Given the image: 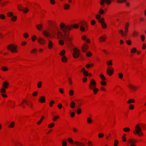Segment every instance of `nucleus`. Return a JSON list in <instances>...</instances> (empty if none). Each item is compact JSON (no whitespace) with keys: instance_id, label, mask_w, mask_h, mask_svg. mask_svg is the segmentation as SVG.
<instances>
[{"instance_id":"obj_13","label":"nucleus","mask_w":146,"mask_h":146,"mask_svg":"<svg viewBox=\"0 0 146 146\" xmlns=\"http://www.w3.org/2000/svg\"><path fill=\"white\" fill-rule=\"evenodd\" d=\"M82 25L84 26L85 27L86 30L88 29V26L87 22L86 21H83L81 22Z\"/></svg>"},{"instance_id":"obj_43","label":"nucleus","mask_w":146,"mask_h":146,"mask_svg":"<svg viewBox=\"0 0 146 146\" xmlns=\"http://www.w3.org/2000/svg\"><path fill=\"white\" fill-rule=\"evenodd\" d=\"M68 81L70 85H72V78L70 77H69L68 78Z\"/></svg>"},{"instance_id":"obj_5","label":"nucleus","mask_w":146,"mask_h":146,"mask_svg":"<svg viewBox=\"0 0 146 146\" xmlns=\"http://www.w3.org/2000/svg\"><path fill=\"white\" fill-rule=\"evenodd\" d=\"M17 45H14L13 44H11L8 45L7 49L8 50L11 51L12 53L17 52Z\"/></svg>"},{"instance_id":"obj_14","label":"nucleus","mask_w":146,"mask_h":146,"mask_svg":"<svg viewBox=\"0 0 146 146\" xmlns=\"http://www.w3.org/2000/svg\"><path fill=\"white\" fill-rule=\"evenodd\" d=\"M38 101L41 103L45 102H46L45 97L44 96L40 97L39 99L38 100Z\"/></svg>"},{"instance_id":"obj_30","label":"nucleus","mask_w":146,"mask_h":146,"mask_svg":"<svg viewBox=\"0 0 146 146\" xmlns=\"http://www.w3.org/2000/svg\"><path fill=\"white\" fill-rule=\"evenodd\" d=\"M17 20V17L16 16H13L11 18V20L13 22H15Z\"/></svg>"},{"instance_id":"obj_50","label":"nucleus","mask_w":146,"mask_h":146,"mask_svg":"<svg viewBox=\"0 0 146 146\" xmlns=\"http://www.w3.org/2000/svg\"><path fill=\"white\" fill-rule=\"evenodd\" d=\"M140 126L142 129L144 130H146V127H145V125L144 124H140Z\"/></svg>"},{"instance_id":"obj_39","label":"nucleus","mask_w":146,"mask_h":146,"mask_svg":"<svg viewBox=\"0 0 146 146\" xmlns=\"http://www.w3.org/2000/svg\"><path fill=\"white\" fill-rule=\"evenodd\" d=\"M94 65V64L93 63L91 64H87L86 65V67L87 68H89L90 67H92Z\"/></svg>"},{"instance_id":"obj_61","label":"nucleus","mask_w":146,"mask_h":146,"mask_svg":"<svg viewBox=\"0 0 146 146\" xmlns=\"http://www.w3.org/2000/svg\"><path fill=\"white\" fill-rule=\"evenodd\" d=\"M129 108L130 110H133L134 109V107L133 105L131 104L129 105Z\"/></svg>"},{"instance_id":"obj_31","label":"nucleus","mask_w":146,"mask_h":146,"mask_svg":"<svg viewBox=\"0 0 146 146\" xmlns=\"http://www.w3.org/2000/svg\"><path fill=\"white\" fill-rule=\"evenodd\" d=\"M15 125V123L14 121L12 122L8 126V127L11 128H13L14 127Z\"/></svg>"},{"instance_id":"obj_11","label":"nucleus","mask_w":146,"mask_h":146,"mask_svg":"<svg viewBox=\"0 0 146 146\" xmlns=\"http://www.w3.org/2000/svg\"><path fill=\"white\" fill-rule=\"evenodd\" d=\"M37 40L38 42L41 45H44L45 44L46 41L43 38H38Z\"/></svg>"},{"instance_id":"obj_27","label":"nucleus","mask_w":146,"mask_h":146,"mask_svg":"<svg viewBox=\"0 0 146 146\" xmlns=\"http://www.w3.org/2000/svg\"><path fill=\"white\" fill-rule=\"evenodd\" d=\"M42 33L44 35L46 36H49L50 35L49 32L46 31H43L42 32Z\"/></svg>"},{"instance_id":"obj_35","label":"nucleus","mask_w":146,"mask_h":146,"mask_svg":"<svg viewBox=\"0 0 146 146\" xmlns=\"http://www.w3.org/2000/svg\"><path fill=\"white\" fill-rule=\"evenodd\" d=\"M100 77L102 80H106V77L103 74H100Z\"/></svg>"},{"instance_id":"obj_6","label":"nucleus","mask_w":146,"mask_h":146,"mask_svg":"<svg viewBox=\"0 0 146 146\" xmlns=\"http://www.w3.org/2000/svg\"><path fill=\"white\" fill-rule=\"evenodd\" d=\"M129 89L133 92H135L138 89V87L130 83H129L127 85Z\"/></svg>"},{"instance_id":"obj_26","label":"nucleus","mask_w":146,"mask_h":146,"mask_svg":"<svg viewBox=\"0 0 146 146\" xmlns=\"http://www.w3.org/2000/svg\"><path fill=\"white\" fill-rule=\"evenodd\" d=\"M92 90H93V93L94 94H96L99 91V89L95 87Z\"/></svg>"},{"instance_id":"obj_47","label":"nucleus","mask_w":146,"mask_h":146,"mask_svg":"<svg viewBox=\"0 0 146 146\" xmlns=\"http://www.w3.org/2000/svg\"><path fill=\"white\" fill-rule=\"evenodd\" d=\"M13 13L11 12H9L7 13V15L8 17H11L13 16Z\"/></svg>"},{"instance_id":"obj_49","label":"nucleus","mask_w":146,"mask_h":146,"mask_svg":"<svg viewBox=\"0 0 146 146\" xmlns=\"http://www.w3.org/2000/svg\"><path fill=\"white\" fill-rule=\"evenodd\" d=\"M59 117L58 115L57 116H54L52 118V120L53 121H55L57 119H59Z\"/></svg>"},{"instance_id":"obj_60","label":"nucleus","mask_w":146,"mask_h":146,"mask_svg":"<svg viewBox=\"0 0 146 146\" xmlns=\"http://www.w3.org/2000/svg\"><path fill=\"white\" fill-rule=\"evenodd\" d=\"M23 36L25 38H27L29 37V35L27 33H25L23 34Z\"/></svg>"},{"instance_id":"obj_33","label":"nucleus","mask_w":146,"mask_h":146,"mask_svg":"<svg viewBox=\"0 0 146 146\" xmlns=\"http://www.w3.org/2000/svg\"><path fill=\"white\" fill-rule=\"evenodd\" d=\"M67 141L70 143V144L72 145L73 144L74 141L70 137L68 138L67 139Z\"/></svg>"},{"instance_id":"obj_44","label":"nucleus","mask_w":146,"mask_h":146,"mask_svg":"<svg viewBox=\"0 0 146 146\" xmlns=\"http://www.w3.org/2000/svg\"><path fill=\"white\" fill-rule=\"evenodd\" d=\"M74 93V91L72 90H70L69 91V94L70 96H73Z\"/></svg>"},{"instance_id":"obj_17","label":"nucleus","mask_w":146,"mask_h":146,"mask_svg":"<svg viewBox=\"0 0 146 146\" xmlns=\"http://www.w3.org/2000/svg\"><path fill=\"white\" fill-rule=\"evenodd\" d=\"M128 142L131 144H135L137 142L136 140L135 139H129L128 140Z\"/></svg>"},{"instance_id":"obj_46","label":"nucleus","mask_w":146,"mask_h":146,"mask_svg":"<svg viewBox=\"0 0 146 146\" xmlns=\"http://www.w3.org/2000/svg\"><path fill=\"white\" fill-rule=\"evenodd\" d=\"M55 124L53 123H51L48 125V127L49 128H51L53 127L54 126Z\"/></svg>"},{"instance_id":"obj_24","label":"nucleus","mask_w":146,"mask_h":146,"mask_svg":"<svg viewBox=\"0 0 146 146\" xmlns=\"http://www.w3.org/2000/svg\"><path fill=\"white\" fill-rule=\"evenodd\" d=\"M66 53V51L65 50L63 49L59 53V55L62 56H65L64 55Z\"/></svg>"},{"instance_id":"obj_58","label":"nucleus","mask_w":146,"mask_h":146,"mask_svg":"<svg viewBox=\"0 0 146 146\" xmlns=\"http://www.w3.org/2000/svg\"><path fill=\"white\" fill-rule=\"evenodd\" d=\"M82 112L81 109L80 108H78L77 111L76 113L78 114H80Z\"/></svg>"},{"instance_id":"obj_56","label":"nucleus","mask_w":146,"mask_h":146,"mask_svg":"<svg viewBox=\"0 0 146 146\" xmlns=\"http://www.w3.org/2000/svg\"><path fill=\"white\" fill-rule=\"evenodd\" d=\"M98 12L100 14L103 15L104 13V11L102 9H99Z\"/></svg>"},{"instance_id":"obj_45","label":"nucleus","mask_w":146,"mask_h":146,"mask_svg":"<svg viewBox=\"0 0 146 146\" xmlns=\"http://www.w3.org/2000/svg\"><path fill=\"white\" fill-rule=\"evenodd\" d=\"M104 18H102L101 19H100L98 20V22L101 24L104 22Z\"/></svg>"},{"instance_id":"obj_12","label":"nucleus","mask_w":146,"mask_h":146,"mask_svg":"<svg viewBox=\"0 0 146 146\" xmlns=\"http://www.w3.org/2000/svg\"><path fill=\"white\" fill-rule=\"evenodd\" d=\"M9 86V83L7 81H4L3 82L2 84V87L5 89H7L8 88Z\"/></svg>"},{"instance_id":"obj_25","label":"nucleus","mask_w":146,"mask_h":146,"mask_svg":"<svg viewBox=\"0 0 146 146\" xmlns=\"http://www.w3.org/2000/svg\"><path fill=\"white\" fill-rule=\"evenodd\" d=\"M135 102V100L133 99H130L127 102V103L128 104L134 103Z\"/></svg>"},{"instance_id":"obj_42","label":"nucleus","mask_w":146,"mask_h":146,"mask_svg":"<svg viewBox=\"0 0 146 146\" xmlns=\"http://www.w3.org/2000/svg\"><path fill=\"white\" fill-rule=\"evenodd\" d=\"M126 136V134H124L122 136V141L123 142H125L126 140V139L125 138Z\"/></svg>"},{"instance_id":"obj_32","label":"nucleus","mask_w":146,"mask_h":146,"mask_svg":"<svg viewBox=\"0 0 146 146\" xmlns=\"http://www.w3.org/2000/svg\"><path fill=\"white\" fill-rule=\"evenodd\" d=\"M87 122L88 124H91L92 122V120L90 117H88L87 119Z\"/></svg>"},{"instance_id":"obj_22","label":"nucleus","mask_w":146,"mask_h":146,"mask_svg":"<svg viewBox=\"0 0 146 146\" xmlns=\"http://www.w3.org/2000/svg\"><path fill=\"white\" fill-rule=\"evenodd\" d=\"M36 27L39 31H41L42 29V25L41 24L36 25Z\"/></svg>"},{"instance_id":"obj_57","label":"nucleus","mask_w":146,"mask_h":146,"mask_svg":"<svg viewBox=\"0 0 146 146\" xmlns=\"http://www.w3.org/2000/svg\"><path fill=\"white\" fill-rule=\"evenodd\" d=\"M23 11L24 13H26L29 11V10L27 8H23Z\"/></svg>"},{"instance_id":"obj_4","label":"nucleus","mask_w":146,"mask_h":146,"mask_svg":"<svg viewBox=\"0 0 146 146\" xmlns=\"http://www.w3.org/2000/svg\"><path fill=\"white\" fill-rule=\"evenodd\" d=\"M129 26V22H127L125 23V31L124 33L122 30H120L119 31V32L122 36H126L127 35V33L128 30V28Z\"/></svg>"},{"instance_id":"obj_2","label":"nucleus","mask_w":146,"mask_h":146,"mask_svg":"<svg viewBox=\"0 0 146 146\" xmlns=\"http://www.w3.org/2000/svg\"><path fill=\"white\" fill-rule=\"evenodd\" d=\"M48 24L51 27V31L54 35H56L58 32L60 31L59 29L57 26L55 21H49L48 22Z\"/></svg>"},{"instance_id":"obj_40","label":"nucleus","mask_w":146,"mask_h":146,"mask_svg":"<svg viewBox=\"0 0 146 146\" xmlns=\"http://www.w3.org/2000/svg\"><path fill=\"white\" fill-rule=\"evenodd\" d=\"M100 84L102 86H105L106 85V83L105 80H102L100 82Z\"/></svg>"},{"instance_id":"obj_9","label":"nucleus","mask_w":146,"mask_h":146,"mask_svg":"<svg viewBox=\"0 0 146 146\" xmlns=\"http://www.w3.org/2000/svg\"><path fill=\"white\" fill-rule=\"evenodd\" d=\"M114 70V69L112 67L109 66L107 68L106 73L108 75L111 76L113 74Z\"/></svg>"},{"instance_id":"obj_7","label":"nucleus","mask_w":146,"mask_h":146,"mask_svg":"<svg viewBox=\"0 0 146 146\" xmlns=\"http://www.w3.org/2000/svg\"><path fill=\"white\" fill-rule=\"evenodd\" d=\"M96 81L94 79H91L88 85L89 88L90 90H92L94 88L96 87Z\"/></svg>"},{"instance_id":"obj_19","label":"nucleus","mask_w":146,"mask_h":146,"mask_svg":"<svg viewBox=\"0 0 146 146\" xmlns=\"http://www.w3.org/2000/svg\"><path fill=\"white\" fill-rule=\"evenodd\" d=\"M61 61L64 63H66L67 62L68 59L67 57L65 56H62L61 58Z\"/></svg>"},{"instance_id":"obj_21","label":"nucleus","mask_w":146,"mask_h":146,"mask_svg":"<svg viewBox=\"0 0 146 146\" xmlns=\"http://www.w3.org/2000/svg\"><path fill=\"white\" fill-rule=\"evenodd\" d=\"M75 105L76 104L75 102L74 101H72L70 103V107L71 108L73 109L75 108Z\"/></svg>"},{"instance_id":"obj_48","label":"nucleus","mask_w":146,"mask_h":146,"mask_svg":"<svg viewBox=\"0 0 146 146\" xmlns=\"http://www.w3.org/2000/svg\"><path fill=\"white\" fill-rule=\"evenodd\" d=\"M101 26L104 29L106 28L107 27L106 23L104 22L102 23H101Z\"/></svg>"},{"instance_id":"obj_3","label":"nucleus","mask_w":146,"mask_h":146,"mask_svg":"<svg viewBox=\"0 0 146 146\" xmlns=\"http://www.w3.org/2000/svg\"><path fill=\"white\" fill-rule=\"evenodd\" d=\"M133 133L135 135L137 134L139 137L143 136V133L141 131V129L139 124H137L135 126V131H133Z\"/></svg>"},{"instance_id":"obj_59","label":"nucleus","mask_w":146,"mask_h":146,"mask_svg":"<svg viewBox=\"0 0 146 146\" xmlns=\"http://www.w3.org/2000/svg\"><path fill=\"white\" fill-rule=\"evenodd\" d=\"M127 0H117V2L119 3H122L126 2Z\"/></svg>"},{"instance_id":"obj_15","label":"nucleus","mask_w":146,"mask_h":146,"mask_svg":"<svg viewBox=\"0 0 146 146\" xmlns=\"http://www.w3.org/2000/svg\"><path fill=\"white\" fill-rule=\"evenodd\" d=\"M88 48V45L86 44H84L83 45L82 51L83 52H86Z\"/></svg>"},{"instance_id":"obj_34","label":"nucleus","mask_w":146,"mask_h":146,"mask_svg":"<svg viewBox=\"0 0 146 146\" xmlns=\"http://www.w3.org/2000/svg\"><path fill=\"white\" fill-rule=\"evenodd\" d=\"M112 60H110L109 61H107V64L108 66H111L113 65L112 63Z\"/></svg>"},{"instance_id":"obj_53","label":"nucleus","mask_w":146,"mask_h":146,"mask_svg":"<svg viewBox=\"0 0 146 146\" xmlns=\"http://www.w3.org/2000/svg\"><path fill=\"white\" fill-rule=\"evenodd\" d=\"M138 35V33L136 31H134L132 34V36L134 37H135Z\"/></svg>"},{"instance_id":"obj_23","label":"nucleus","mask_w":146,"mask_h":146,"mask_svg":"<svg viewBox=\"0 0 146 146\" xmlns=\"http://www.w3.org/2000/svg\"><path fill=\"white\" fill-rule=\"evenodd\" d=\"M70 5L67 3L64 4V10H68L70 9Z\"/></svg>"},{"instance_id":"obj_16","label":"nucleus","mask_w":146,"mask_h":146,"mask_svg":"<svg viewBox=\"0 0 146 146\" xmlns=\"http://www.w3.org/2000/svg\"><path fill=\"white\" fill-rule=\"evenodd\" d=\"M53 44L52 43V41L49 40L48 44V48L49 49H52L53 48Z\"/></svg>"},{"instance_id":"obj_38","label":"nucleus","mask_w":146,"mask_h":146,"mask_svg":"<svg viewBox=\"0 0 146 146\" xmlns=\"http://www.w3.org/2000/svg\"><path fill=\"white\" fill-rule=\"evenodd\" d=\"M42 82L41 81H39L37 84V87L38 88H40L41 87Z\"/></svg>"},{"instance_id":"obj_41","label":"nucleus","mask_w":146,"mask_h":146,"mask_svg":"<svg viewBox=\"0 0 146 146\" xmlns=\"http://www.w3.org/2000/svg\"><path fill=\"white\" fill-rule=\"evenodd\" d=\"M123 130L125 132H129L130 131V129L129 128L126 127L123 128Z\"/></svg>"},{"instance_id":"obj_37","label":"nucleus","mask_w":146,"mask_h":146,"mask_svg":"<svg viewBox=\"0 0 146 146\" xmlns=\"http://www.w3.org/2000/svg\"><path fill=\"white\" fill-rule=\"evenodd\" d=\"M99 39L100 42H102L104 41L105 40V38L102 36L99 38Z\"/></svg>"},{"instance_id":"obj_55","label":"nucleus","mask_w":146,"mask_h":146,"mask_svg":"<svg viewBox=\"0 0 146 146\" xmlns=\"http://www.w3.org/2000/svg\"><path fill=\"white\" fill-rule=\"evenodd\" d=\"M36 37L35 35L31 37V39L33 42H35L36 40Z\"/></svg>"},{"instance_id":"obj_63","label":"nucleus","mask_w":146,"mask_h":146,"mask_svg":"<svg viewBox=\"0 0 146 146\" xmlns=\"http://www.w3.org/2000/svg\"><path fill=\"white\" fill-rule=\"evenodd\" d=\"M104 134L102 133H100L98 135V137L99 138H102L104 137Z\"/></svg>"},{"instance_id":"obj_62","label":"nucleus","mask_w":146,"mask_h":146,"mask_svg":"<svg viewBox=\"0 0 146 146\" xmlns=\"http://www.w3.org/2000/svg\"><path fill=\"white\" fill-rule=\"evenodd\" d=\"M83 75L84 76H87L88 75V71L85 70L83 73Z\"/></svg>"},{"instance_id":"obj_51","label":"nucleus","mask_w":146,"mask_h":146,"mask_svg":"<svg viewBox=\"0 0 146 146\" xmlns=\"http://www.w3.org/2000/svg\"><path fill=\"white\" fill-rule=\"evenodd\" d=\"M137 51V49L136 48H133L131 50V53H134Z\"/></svg>"},{"instance_id":"obj_52","label":"nucleus","mask_w":146,"mask_h":146,"mask_svg":"<svg viewBox=\"0 0 146 146\" xmlns=\"http://www.w3.org/2000/svg\"><path fill=\"white\" fill-rule=\"evenodd\" d=\"M92 55V54L90 51H88L86 53V55L87 57H90Z\"/></svg>"},{"instance_id":"obj_54","label":"nucleus","mask_w":146,"mask_h":146,"mask_svg":"<svg viewBox=\"0 0 146 146\" xmlns=\"http://www.w3.org/2000/svg\"><path fill=\"white\" fill-rule=\"evenodd\" d=\"M54 103V102L53 100H51L49 104V106L50 107H51L53 105Z\"/></svg>"},{"instance_id":"obj_28","label":"nucleus","mask_w":146,"mask_h":146,"mask_svg":"<svg viewBox=\"0 0 146 146\" xmlns=\"http://www.w3.org/2000/svg\"><path fill=\"white\" fill-rule=\"evenodd\" d=\"M8 102H10L11 103V107L12 108H14L15 107V101H12L10 100H9L8 101Z\"/></svg>"},{"instance_id":"obj_10","label":"nucleus","mask_w":146,"mask_h":146,"mask_svg":"<svg viewBox=\"0 0 146 146\" xmlns=\"http://www.w3.org/2000/svg\"><path fill=\"white\" fill-rule=\"evenodd\" d=\"M111 1L110 0H101L100 4L102 6H104L105 3L107 5H110L111 3Z\"/></svg>"},{"instance_id":"obj_29","label":"nucleus","mask_w":146,"mask_h":146,"mask_svg":"<svg viewBox=\"0 0 146 146\" xmlns=\"http://www.w3.org/2000/svg\"><path fill=\"white\" fill-rule=\"evenodd\" d=\"M80 30L81 31L83 32L87 31L86 30L84 26L82 25L80 26Z\"/></svg>"},{"instance_id":"obj_1","label":"nucleus","mask_w":146,"mask_h":146,"mask_svg":"<svg viewBox=\"0 0 146 146\" xmlns=\"http://www.w3.org/2000/svg\"><path fill=\"white\" fill-rule=\"evenodd\" d=\"M60 28L65 34L69 33L70 31L73 29L72 25H66L63 23H60Z\"/></svg>"},{"instance_id":"obj_36","label":"nucleus","mask_w":146,"mask_h":146,"mask_svg":"<svg viewBox=\"0 0 146 146\" xmlns=\"http://www.w3.org/2000/svg\"><path fill=\"white\" fill-rule=\"evenodd\" d=\"M1 69L4 71H7L8 70V68L7 67L2 66L1 68Z\"/></svg>"},{"instance_id":"obj_8","label":"nucleus","mask_w":146,"mask_h":146,"mask_svg":"<svg viewBox=\"0 0 146 146\" xmlns=\"http://www.w3.org/2000/svg\"><path fill=\"white\" fill-rule=\"evenodd\" d=\"M80 50L76 48H74L73 49V52L72 54L73 57L75 58H78L79 55Z\"/></svg>"},{"instance_id":"obj_64","label":"nucleus","mask_w":146,"mask_h":146,"mask_svg":"<svg viewBox=\"0 0 146 146\" xmlns=\"http://www.w3.org/2000/svg\"><path fill=\"white\" fill-rule=\"evenodd\" d=\"M119 143V142L117 140H115L114 142V146H117Z\"/></svg>"},{"instance_id":"obj_18","label":"nucleus","mask_w":146,"mask_h":146,"mask_svg":"<svg viewBox=\"0 0 146 146\" xmlns=\"http://www.w3.org/2000/svg\"><path fill=\"white\" fill-rule=\"evenodd\" d=\"M57 35L58 38L59 39H62L63 37V36L62 33L58 31L57 33Z\"/></svg>"},{"instance_id":"obj_20","label":"nucleus","mask_w":146,"mask_h":146,"mask_svg":"<svg viewBox=\"0 0 146 146\" xmlns=\"http://www.w3.org/2000/svg\"><path fill=\"white\" fill-rule=\"evenodd\" d=\"M76 101L77 102V103L78 105V107L79 108L80 107L82 104V101L81 100H77Z\"/></svg>"}]
</instances>
